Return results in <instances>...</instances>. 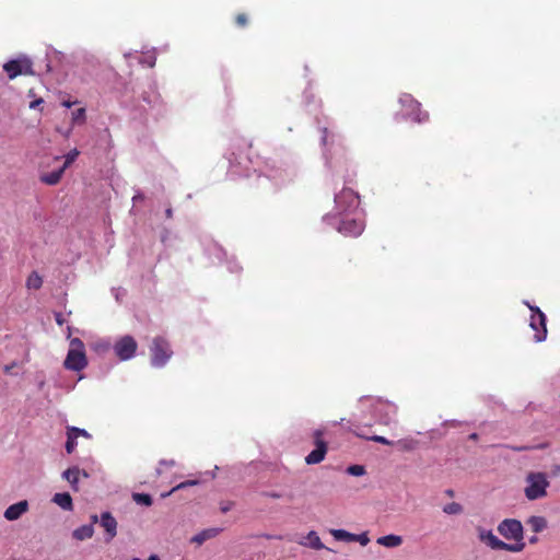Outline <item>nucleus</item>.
I'll return each instance as SVG.
<instances>
[{
	"mask_svg": "<svg viewBox=\"0 0 560 560\" xmlns=\"http://www.w3.org/2000/svg\"><path fill=\"white\" fill-rule=\"evenodd\" d=\"M148 560H161L156 555H152Z\"/></svg>",
	"mask_w": 560,
	"mask_h": 560,
	"instance_id": "obj_48",
	"label": "nucleus"
},
{
	"mask_svg": "<svg viewBox=\"0 0 560 560\" xmlns=\"http://www.w3.org/2000/svg\"><path fill=\"white\" fill-rule=\"evenodd\" d=\"M65 173V167H60L57 171L45 174L40 177V180L47 185H56L60 182L62 175Z\"/></svg>",
	"mask_w": 560,
	"mask_h": 560,
	"instance_id": "obj_20",
	"label": "nucleus"
},
{
	"mask_svg": "<svg viewBox=\"0 0 560 560\" xmlns=\"http://www.w3.org/2000/svg\"><path fill=\"white\" fill-rule=\"evenodd\" d=\"M497 529L501 536L509 540L524 538L523 525L515 518L503 520Z\"/></svg>",
	"mask_w": 560,
	"mask_h": 560,
	"instance_id": "obj_5",
	"label": "nucleus"
},
{
	"mask_svg": "<svg viewBox=\"0 0 560 560\" xmlns=\"http://www.w3.org/2000/svg\"><path fill=\"white\" fill-rule=\"evenodd\" d=\"M234 503L231 502V501H228V502H222L220 504V510L222 513H226L229 512L232 508H233Z\"/></svg>",
	"mask_w": 560,
	"mask_h": 560,
	"instance_id": "obj_36",
	"label": "nucleus"
},
{
	"mask_svg": "<svg viewBox=\"0 0 560 560\" xmlns=\"http://www.w3.org/2000/svg\"><path fill=\"white\" fill-rule=\"evenodd\" d=\"M347 472L351 476H363L365 474V468L362 465H351L347 468Z\"/></svg>",
	"mask_w": 560,
	"mask_h": 560,
	"instance_id": "obj_29",
	"label": "nucleus"
},
{
	"mask_svg": "<svg viewBox=\"0 0 560 560\" xmlns=\"http://www.w3.org/2000/svg\"><path fill=\"white\" fill-rule=\"evenodd\" d=\"M132 499L138 504H142L145 506L152 505V498L147 493H133Z\"/></svg>",
	"mask_w": 560,
	"mask_h": 560,
	"instance_id": "obj_25",
	"label": "nucleus"
},
{
	"mask_svg": "<svg viewBox=\"0 0 560 560\" xmlns=\"http://www.w3.org/2000/svg\"><path fill=\"white\" fill-rule=\"evenodd\" d=\"M197 483H198V481H197V480H188V481H184V482H180L179 485H177V486L173 489V491L178 490V489H184V488H186V487L195 486V485H197Z\"/></svg>",
	"mask_w": 560,
	"mask_h": 560,
	"instance_id": "obj_35",
	"label": "nucleus"
},
{
	"mask_svg": "<svg viewBox=\"0 0 560 560\" xmlns=\"http://www.w3.org/2000/svg\"><path fill=\"white\" fill-rule=\"evenodd\" d=\"M478 539L491 548L492 550H502L504 541L499 539L492 530L486 529L481 526L476 528Z\"/></svg>",
	"mask_w": 560,
	"mask_h": 560,
	"instance_id": "obj_8",
	"label": "nucleus"
},
{
	"mask_svg": "<svg viewBox=\"0 0 560 560\" xmlns=\"http://www.w3.org/2000/svg\"><path fill=\"white\" fill-rule=\"evenodd\" d=\"M85 118V108H79L72 113V124H83Z\"/></svg>",
	"mask_w": 560,
	"mask_h": 560,
	"instance_id": "obj_28",
	"label": "nucleus"
},
{
	"mask_svg": "<svg viewBox=\"0 0 560 560\" xmlns=\"http://www.w3.org/2000/svg\"><path fill=\"white\" fill-rule=\"evenodd\" d=\"M470 438H471V439H476V438H477V434H476V433H474V434H471V435H470Z\"/></svg>",
	"mask_w": 560,
	"mask_h": 560,
	"instance_id": "obj_52",
	"label": "nucleus"
},
{
	"mask_svg": "<svg viewBox=\"0 0 560 560\" xmlns=\"http://www.w3.org/2000/svg\"><path fill=\"white\" fill-rule=\"evenodd\" d=\"M221 532L219 527L206 528L190 538V542L201 546L205 541L215 538Z\"/></svg>",
	"mask_w": 560,
	"mask_h": 560,
	"instance_id": "obj_13",
	"label": "nucleus"
},
{
	"mask_svg": "<svg viewBox=\"0 0 560 560\" xmlns=\"http://www.w3.org/2000/svg\"><path fill=\"white\" fill-rule=\"evenodd\" d=\"M527 486L524 490L528 500H537L547 494L549 481L544 472H530L526 477Z\"/></svg>",
	"mask_w": 560,
	"mask_h": 560,
	"instance_id": "obj_2",
	"label": "nucleus"
},
{
	"mask_svg": "<svg viewBox=\"0 0 560 560\" xmlns=\"http://www.w3.org/2000/svg\"><path fill=\"white\" fill-rule=\"evenodd\" d=\"M137 348L138 345L131 336H124L114 346L115 353L121 361L131 359Z\"/></svg>",
	"mask_w": 560,
	"mask_h": 560,
	"instance_id": "obj_6",
	"label": "nucleus"
},
{
	"mask_svg": "<svg viewBox=\"0 0 560 560\" xmlns=\"http://www.w3.org/2000/svg\"><path fill=\"white\" fill-rule=\"evenodd\" d=\"M98 521H100V518H98V516H97L96 514H93V515L91 516L92 525H93L94 523H97Z\"/></svg>",
	"mask_w": 560,
	"mask_h": 560,
	"instance_id": "obj_43",
	"label": "nucleus"
},
{
	"mask_svg": "<svg viewBox=\"0 0 560 560\" xmlns=\"http://www.w3.org/2000/svg\"><path fill=\"white\" fill-rule=\"evenodd\" d=\"M446 494L452 497L454 494V492H453V490H447Z\"/></svg>",
	"mask_w": 560,
	"mask_h": 560,
	"instance_id": "obj_50",
	"label": "nucleus"
},
{
	"mask_svg": "<svg viewBox=\"0 0 560 560\" xmlns=\"http://www.w3.org/2000/svg\"><path fill=\"white\" fill-rule=\"evenodd\" d=\"M69 430H70L74 435H77V438H78L79 435L86 436V438H89V436H90V434H89L84 429H79V428H75V427H71V428H69Z\"/></svg>",
	"mask_w": 560,
	"mask_h": 560,
	"instance_id": "obj_34",
	"label": "nucleus"
},
{
	"mask_svg": "<svg viewBox=\"0 0 560 560\" xmlns=\"http://www.w3.org/2000/svg\"><path fill=\"white\" fill-rule=\"evenodd\" d=\"M42 284H43V279H42V277H40L37 272H35V271H34V272H32V273L28 276L27 280H26V287H27L28 289H35V290H37V289H39V288L42 287Z\"/></svg>",
	"mask_w": 560,
	"mask_h": 560,
	"instance_id": "obj_22",
	"label": "nucleus"
},
{
	"mask_svg": "<svg viewBox=\"0 0 560 560\" xmlns=\"http://www.w3.org/2000/svg\"><path fill=\"white\" fill-rule=\"evenodd\" d=\"M77 435H74L69 429L67 433L66 451L71 454L77 446Z\"/></svg>",
	"mask_w": 560,
	"mask_h": 560,
	"instance_id": "obj_26",
	"label": "nucleus"
},
{
	"mask_svg": "<svg viewBox=\"0 0 560 560\" xmlns=\"http://www.w3.org/2000/svg\"><path fill=\"white\" fill-rule=\"evenodd\" d=\"M315 450H313L306 457L305 463L307 465H315L319 464L325 459L326 453H327V444L326 443H318L315 444Z\"/></svg>",
	"mask_w": 560,
	"mask_h": 560,
	"instance_id": "obj_12",
	"label": "nucleus"
},
{
	"mask_svg": "<svg viewBox=\"0 0 560 560\" xmlns=\"http://www.w3.org/2000/svg\"><path fill=\"white\" fill-rule=\"evenodd\" d=\"M56 322H57V324H58V325H60V326L63 324V319L61 318V315H60V314H58V315L56 316Z\"/></svg>",
	"mask_w": 560,
	"mask_h": 560,
	"instance_id": "obj_42",
	"label": "nucleus"
},
{
	"mask_svg": "<svg viewBox=\"0 0 560 560\" xmlns=\"http://www.w3.org/2000/svg\"><path fill=\"white\" fill-rule=\"evenodd\" d=\"M11 368H12V366L7 365V366L4 368V371L8 373V372H10Z\"/></svg>",
	"mask_w": 560,
	"mask_h": 560,
	"instance_id": "obj_51",
	"label": "nucleus"
},
{
	"mask_svg": "<svg viewBox=\"0 0 560 560\" xmlns=\"http://www.w3.org/2000/svg\"><path fill=\"white\" fill-rule=\"evenodd\" d=\"M100 524L106 532V541H110L117 535V521L109 512H103L100 516Z\"/></svg>",
	"mask_w": 560,
	"mask_h": 560,
	"instance_id": "obj_9",
	"label": "nucleus"
},
{
	"mask_svg": "<svg viewBox=\"0 0 560 560\" xmlns=\"http://www.w3.org/2000/svg\"><path fill=\"white\" fill-rule=\"evenodd\" d=\"M52 502L65 511H71L73 508L72 498L68 492L56 493L52 497Z\"/></svg>",
	"mask_w": 560,
	"mask_h": 560,
	"instance_id": "obj_16",
	"label": "nucleus"
},
{
	"mask_svg": "<svg viewBox=\"0 0 560 560\" xmlns=\"http://www.w3.org/2000/svg\"><path fill=\"white\" fill-rule=\"evenodd\" d=\"M80 152L77 149L71 150L66 156H65V163L62 167L65 170L72 163L74 160L79 156Z\"/></svg>",
	"mask_w": 560,
	"mask_h": 560,
	"instance_id": "obj_30",
	"label": "nucleus"
},
{
	"mask_svg": "<svg viewBox=\"0 0 560 560\" xmlns=\"http://www.w3.org/2000/svg\"><path fill=\"white\" fill-rule=\"evenodd\" d=\"M63 364L71 371H81L88 365L84 343L79 338L70 340V348Z\"/></svg>",
	"mask_w": 560,
	"mask_h": 560,
	"instance_id": "obj_1",
	"label": "nucleus"
},
{
	"mask_svg": "<svg viewBox=\"0 0 560 560\" xmlns=\"http://www.w3.org/2000/svg\"><path fill=\"white\" fill-rule=\"evenodd\" d=\"M246 22H247V19H246V16H245V14H238V15L236 16V23H237L238 25L244 26V25L246 24Z\"/></svg>",
	"mask_w": 560,
	"mask_h": 560,
	"instance_id": "obj_38",
	"label": "nucleus"
},
{
	"mask_svg": "<svg viewBox=\"0 0 560 560\" xmlns=\"http://www.w3.org/2000/svg\"><path fill=\"white\" fill-rule=\"evenodd\" d=\"M376 542L386 548H396L402 544V537L399 535L389 534L378 537Z\"/></svg>",
	"mask_w": 560,
	"mask_h": 560,
	"instance_id": "obj_15",
	"label": "nucleus"
},
{
	"mask_svg": "<svg viewBox=\"0 0 560 560\" xmlns=\"http://www.w3.org/2000/svg\"><path fill=\"white\" fill-rule=\"evenodd\" d=\"M330 534L336 540H342V541L350 542L353 539V534L349 533L345 529H330Z\"/></svg>",
	"mask_w": 560,
	"mask_h": 560,
	"instance_id": "obj_23",
	"label": "nucleus"
},
{
	"mask_svg": "<svg viewBox=\"0 0 560 560\" xmlns=\"http://www.w3.org/2000/svg\"><path fill=\"white\" fill-rule=\"evenodd\" d=\"M537 540H538V538L536 536H533L529 538L530 544H535V542H537Z\"/></svg>",
	"mask_w": 560,
	"mask_h": 560,
	"instance_id": "obj_47",
	"label": "nucleus"
},
{
	"mask_svg": "<svg viewBox=\"0 0 560 560\" xmlns=\"http://www.w3.org/2000/svg\"><path fill=\"white\" fill-rule=\"evenodd\" d=\"M364 226L357 220H345L339 226V232L347 236H358L362 233Z\"/></svg>",
	"mask_w": 560,
	"mask_h": 560,
	"instance_id": "obj_11",
	"label": "nucleus"
},
{
	"mask_svg": "<svg viewBox=\"0 0 560 560\" xmlns=\"http://www.w3.org/2000/svg\"><path fill=\"white\" fill-rule=\"evenodd\" d=\"M514 451H525V450H529L528 446H517V447H513Z\"/></svg>",
	"mask_w": 560,
	"mask_h": 560,
	"instance_id": "obj_45",
	"label": "nucleus"
},
{
	"mask_svg": "<svg viewBox=\"0 0 560 560\" xmlns=\"http://www.w3.org/2000/svg\"><path fill=\"white\" fill-rule=\"evenodd\" d=\"M162 465H170V466H174L175 465V462L174 460H170V462H166V460H162L161 462Z\"/></svg>",
	"mask_w": 560,
	"mask_h": 560,
	"instance_id": "obj_46",
	"label": "nucleus"
},
{
	"mask_svg": "<svg viewBox=\"0 0 560 560\" xmlns=\"http://www.w3.org/2000/svg\"><path fill=\"white\" fill-rule=\"evenodd\" d=\"M523 539L524 538L513 539L515 541L514 544L504 542L503 547H502V550L510 551V552H521V551H523L524 548H525V542L523 541Z\"/></svg>",
	"mask_w": 560,
	"mask_h": 560,
	"instance_id": "obj_21",
	"label": "nucleus"
},
{
	"mask_svg": "<svg viewBox=\"0 0 560 560\" xmlns=\"http://www.w3.org/2000/svg\"><path fill=\"white\" fill-rule=\"evenodd\" d=\"M357 196L352 190H343L340 195L336 196L335 201L337 205H340L343 199H350L351 202H354L357 200Z\"/></svg>",
	"mask_w": 560,
	"mask_h": 560,
	"instance_id": "obj_27",
	"label": "nucleus"
},
{
	"mask_svg": "<svg viewBox=\"0 0 560 560\" xmlns=\"http://www.w3.org/2000/svg\"><path fill=\"white\" fill-rule=\"evenodd\" d=\"M170 343L162 337H155L151 346V363L155 368H162L172 357Z\"/></svg>",
	"mask_w": 560,
	"mask_h": 560,
	"instance_id": "obj_3",
	"label": "nucleus"
},
{
	"mask_svg": "<svg viewBox=\"0 0 560 560\" xmlns=\"http://www.w3.org/2000/svg\"><path fill=\"white\" fill-rule=\"evenodd\" d=\"M132 560H140L139 558H133Z\"/></svg>",
	"mask_w": 560,
	"mask_h": 560,
	"instance_id": "obj_53",
	"label": "nucleus"
},
{
	"mask_svg": "<svg viewBox=\"0 0 560 560\" xmlns=\"http://www.w3.org/2000/svg\"><path fill=\"white\" fill-rule=\"evenodd\" d=\"M43 102H44L43 98H37V100L31 102L30 108L34 109V108L38 107Z\"/></svg>",
	"mask_w": 560,
	"mask_h": 560,
	"instance_id": "obj_39",
	"label": "nucleus"
},
{
	"mask_svg": "<svg viewBox=\"0 0 560 560\" xmlns=\"http://www.w3.org/2000/svg\"><path fill=\"white\" fill-rule=\"evenodd\" d=\"M534 314L532 315L530 319V327L537 331V334L534 336L536 341H542L546 338L547 328H546V316L542 312H540L539 308H533Z\"/></svg>",
	"mask_w": 560,
	"mask_h": 560,
	"instance_id": "obj_7",
	"label": "nucleus"
},
{
	"mask_svg": "<svg viewBox=\"0 0 560 560\" xmlns=\"http://www.w3.org/2000/svg\"><path fill=\"white\" fill-rule=\"evenodd\" d=\"M268 497L272 498V499H279L281 498L280 493L278 492H271V493H268Z\"/></svg>",
	"mask_w": 560,
	"mask_h": 560,
	"instance_id": "obj_40",
	"label": "nucleus"
},
{
	"mask_svg": "<svg viewBox=\"0 0 560 560\" xmlns=\"http://www.w3.org/2000/svg\"><path fill=\"white\" fill-rule=\"evenodd\" d=\"M141 199H143L142 194H138V195L133 196V198H132L133 201L141 200Z\"/></svg>",
	"mask_w": 560,
	"mask_h": 560,
	"instance_id": "obj_44",
	"label": "nucleus"
},
{
	"mask_svg": "<svg viewBox=\"0 0 560 560\" xmlns=\"http://www.w3.org/2000/svg\"><path fill=\"white\" fill-rule=\"evenodd\" d=\"M3 70L8 73L9 79L13 80L19 75L33 74L32 62L28 58L23 57L10 60L3 65Z\"/></svg>",
	"mask_w": 560,
	"mask_h": 560,
	"instance_id": "obj_4",
	"label": "nucleus"
},
{
	"mask_svg": "<svg viewBox=\"0 0 560 560\" xmlns=\"http://www.w3.org/2000/svg\"><path fill=\"white\" fill-rule=\"evenodd\" d=\"M166 217H167V218H171V217H172V209H167V210H166Z\"/></svg>",
	"mask_w": 560,
	"mask_h": 560,
	"instance_id": "obj_49",
	"label": "nucleus"
},
{
	"mask_svg": "<svg viewBox=\"0 0 560 560\" xmlns=\"http://www.w3.org/2000/svg\"><path fill=\"white\" fill-rule=\"evenodd\" d=\"M372 441L374 442H377V443H381V444H384V445H392L393 442L387 440L386 438L382 436V435H374L371 438Z\"/></svg>",
	"mask_w": 560,
	"mask_h": 560,
	"instance_id": "obj_33",
	"label": "nucleus"
},
{
	"mask_svg": "<svg viewBox=\"0 0 560 560\" xmlns=\"http://www.w3.org/2000/svg\"><path fill=\"white\" fill-rule=\"evenodd\" d=\"M323 434H324V432L319 429L314 431L313 435H314L315 444L325 443L322 439Z\"/></svg>",
	"mask_w": 560,
	"mask_h": 560,
	"instance_id": "obj_37",
	"label": "nucleus"
},
{
	"mask_svg": "<svg viewBox=\"0 0 560 560\" xmlns=\"http://www.w3.org/2000/svg\"><path fill=\"white\" fill-rule=\"evenodd\" d=\"M352 541L359 542L361 546H366L370 542V538L368 536V533L362 534H353Z\"/></svg>",
	"mask_w": 560,
	"mask_h": 560,
	"instance_id": "obj_31",
	"label": "nucleus"
},
{
	"mask_svg": "<svg viewBox=\"0 0 560 560\" xmlns=\"http://www.w3.org/2000/svg\"><path fill=\"white\" fill-rule=\"evenodd\" d=\"M527 524L530 526L534 533H540L548 526L547 520L544 516L533 515L527 520Z\"/></svg>",
	"mask_w": 560,
	"mask_h": 560,
	"instance_id": "obj_19",
	"label": "nucleus"
},
{
	"mask_svg": "<svg viewBox=\"0 0 560 560\" xmlns=\"http://www.w3.org/2000/svg\"><path fill=\"white\" fill-rule=\"evenodd\" d=\"M305 540L306 541H301L300 544L301 545H304V546H307L312 549H315V550H320V549H324L325 546L324 544L322 542L319 536L317 535L316 532L314 530H311L306 537H305Z\"/></svg>",
	"mask_w": 560,
	"mask_h": 560,
	"instance_id": "obj_17",
	"label": "nucleus"
},
{
	"mask_svg": "<svg viewBox=\"0 0 560 560\" xmlns=\"http://www.w3.org/2000/svg\"><path fill=\"white\" fill-rule=\"evenodd\" d=\"M463 511V506L457 502H451L443 506V512L447 515H459Z\"/></svg>",
	"mask_w": 560,
	"mask_h": 560,
	"instance_id": "obj_24",
	"label": "nucleus"
},
{
	"mask_svg": "<svg viewBox=\"0 0 560 560\" xmlns=\"http://www.w3.org/2000/svg\"><path fill=\"white\" fill-rule=\"evenodd\" d=\"M398 445H400V447L404 451H412L416 447V442L404 440V441H398Z\"/></svg>",
	"mask_w": 560,
	"mask_h": 560,
	"instance_id": "obj_32",
	"label": "nucleus"
},
{
	"mask_svg": "<svg viewBox=\"0 0 560 560\" xmlns=\"http://www.w3.org/2000/svg\"><path fill=\"white\" fill-rule=\"evenodd\" d=\"M74 103L73 102H70V101H63L62 102V106L67 107V108H70Z\"/></svg>",
	"mask_w": 560,
	"mask_h": 560,
	"instance_id": "obj_41",
	"label": "nucleus"
},
{
	"mask_svg": "<svg viewBox=\"0 0 560 560\" xmlns=\"http://www.w3.org/2000/svg\"><path fill=\"white\" fill-rule=\"evenodd\" d=\"M94 534V528L92 524L82 525L75 528L72 533L73 538L77 540L83 541L90 539Z\"/></svg>",
	"mask_w": 560,
	"mask_h": 560,
	"instance_id": "obj_18",
	"label": "nucleus"
},
{
	"mask_svg": "<svg viewBox=\"0 0 560 560\" xmlns=\"http://www.w3.org/2000/svg\"><path fill=\"white\" fill-rule=\"evenodd\" d=\"M81 474L88 477L85 471H81L78 467H71L63 471L62 477L71 485L73 490L78 491V481Z\"/></svg>",
	"mask_w": 560,
	"mask_h": 560,
	"instance_id": "obj_14",
	"label": "nucleus"
},
{
	"mask_svg": "<svg viewBox=\"0 0 560 560\" xmlns=\"http://www.w3.org/2000/svg\"><path fill=\"white\" fill-rule=\"evenodd\" d=\"M27 511L28 502L26 500H22L7 508V510L3 513V516L8 521H16Z\"/></svg>",
	"mask_w": 560,
	"mask_h": 560,
	"instance_id": "obj_10",
	"label": "nucleus"
}]
</instances>
